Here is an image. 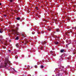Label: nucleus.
<instances>
[{
    "label": "nucleus",
    "mask_w": 76,
    "mask_h": 76,
    "mask_svg": "<svg viewBox=\"0 0 76 76\" xmlns=\"http://www.w3.org/2000/svg\"><path fill=\"white\" fill-rule=\"evenodd\" d=\"M9 63H10V62L9 61L8 59H6L5 63L3 65L1 64L0 66V68L4 67L5 69H8V67H10V64H9Z\"/></svg>",
    "instance_id": "nucleus-1"
},
{
    "label": "nucleus",
    "mask_w": 76,
    "mask_h": 76,
    "mask_svg": "<svg viewBox=\"0 0 76 76\" xmlns=\"http://www.w3.org/2000/svg\"><path fill=\"white\" fill-rule=\"evenodd\" d=\"M12 31L13 32V34H16L18 33L17 30H12Z\"/></svg>",
    "instance_id": "nucleus-2"
},
{
    "label": "nucleus",
    "mask_w": 76,
    "mask_h": 76,
    "mask_svg": "<svg viewBox=\"0 0 76 76\" xmlns=\"http://www.w3.org/2000/svg\"><path fill=\"white\" fill-rule=\"evenodd\" d=\"M48 31H51V29H52V28L50 26H48Z\"/></svg>",
    "instance_id": "nucleus-3"
},
{
    "label": "nucleus",
    "mask_w": 76,
    "mask_h": 76,
    "mask_svg": "<svg viewBox=\"0 0 76 76\" xmlns=\"http://www.w3.org/2000/svg\"><path fill=\"white\" fill-rule=\"evenodd\" d=\"M3 29L2 28L0 29V33H3Z\"/></svg>",
    "instance_id": "nucleus-4"
},
{
    "label": "nucleus",
    "mask_w": 76,
    "mask_h": 76,
    "mask_svg": "<svg viewBox=\"0 0 76 76\" xmlns=\"http://www.w3.org/2000/svg\"><path fill=\"white\" fill-rule=\"evenodd\" d=\"M73 54H76V50L74 49L73 50Z\"/></svg>",
    "instance_id": "nucleus-5"
},
{
    "label": "nucleus",
    "mask_w": 76,
    "mask_h": 76,
    "mask_svg": "<svg viewBox=\"0 0 76 76\" xmlns=\"http://www.w3.org/2000/svg\"><path fill=\"white\" fill-rule=\"evenodd\" d=\"M56 31L57 32H60V30L58 28H57L56 29Z\"/></svg>",
    "instance_id": "nucleus-6"
},
{
    "label": "nucleus",
    "mask_w": 76,
    "mask_h": 76,
    "mask_svg": "<svg viewBox=\"0 0 76 76\" xmlns=\"http://www.w3.org/2000/svg\"><path fill=\"white\" fill-rule=\"evenodd\" d=\"M16 46L17 48H18L19 47V44L18 43H17L16 44Z\"/></svg>",
    "instance_id": "nucleus-7"
},
{
    "label": "nucleus",
    "mask_w": 76,
    "mask_h": 76,
    "mask_svg": "<svg viewBox=\"0 0 76 76\" xmlns=\"http://www.w3.org/2000/svg\"><path fill=\"white\" fill-rule=\"evenodd\" d=\"M64 52V49H62L61 50V53H63Z\"/></svg>",
    "instance_id": "nucleus-8"
},
{
    "label": "nucleus",
    "mask_w": 76,
    "mask_h": 76,
    "mask_svg": "<svg viewBox=\"0 0 76 76\" xmlns=\"http://www.w3.org/2000/svg\"><path fill=\"white\" fill-rule=\"evenodd\" d=\"M16 19L17 20H19L20 19V17H18L16 18Z\"/></svg>",
    "instance_id": "nucleus-9"
},
{
    "label": "nucleus",
    "mask_w": 76,
    "mask_h": 76,
    "mask_svg": "<svg viewBox=\"0 0 76 76\" xmlns=\"http://www.w3.org/2000/svg\"><path fill=\"white\" fill-rule=\"evenodd\" d=\"M40 68L41 69H43L44 68V66L43 65H41L40 66Z\"/></svg>",
    "instance_id": "nucleus-10"
},
{
    "label": "nucleus",
    "mask_w": 76,
    "mask_h": 76,
    "mask_svg": "<svg viewBox=\"0 0 76 76\" xmlns=\"http://www.w3.org/2000/svg\"><path fill=\"white\" fill-rule=\"evenodd\" d=\"M42 28H44L45 27V25L44 24H42Z\"/></svg>",
    "instance_id": "nucleus-11"
},
{
    "label": "nucleus",
    "mask_w": 76,
    "mask_h": 76,
    "mask_svg": "<svg viewBox=\"0 0 76 76\" xmlns=\"http://www.w3.org/2000/svg\"><path fill=\"white\" fill-rule=\"evenodd\" d=\"M72 29H76V26L75 27H73L72 28Z\"/></svg>",
    "instance_id": "nucleus-12"
},
{
    "label": "nucleus",
    "mask_w": 76,
    "mask_h": 76,
    "mask_svg": "<svg viewBox=\"0 0 76 76\" xmlns=\"http://www.w3.org/2000/svg\"><path fill=\"white\" fill-rule=\"evenodd\" d=\"M46 42L45 41H44V42H43V43H42V45H44V44H46Z\"/></svg>",
    "instance_id": "nucleus-13"
},
{
    "label": "nucleus",
    "mask_w": 76,
    "mask_h": 76,
    "mask_svg": "<svg viewBox=\"0 0 76 76\" xmlns=\"http://www.w3.org/2000/svg\"><path fill=\"white\" fill-rule=\"evenodd\" d=\"M15 39H17V40H18L19 39V37H17L15 38Z\"/></svg>",
    "instance_id": "nucleus-14"
},
{
    "label": "nucleus",
    "mask_w": 76,
    "mask_h": 76,
    "mask_svg": "<svg viewBox=\"0 0 76 76\" xmlns=\"http://www.w3.org/2000/svg\"><path fill=\"white\" fill-rule=\"evenodd\" d=\"M55 44H58V42H54Z\"/></svg>",
    "instance_id": "nucleus-15"
},
{
    "label": "nucleus",
    "mask_w": 76,
    "mask_h": 76,
    "mask_svg": "<svg viewBox=\"0 0 76 76\" xmlns=\"http://www.w3.org/2000/svg\"><path fill=\"white\" fill-rule=\"evenodd\" d=\"M3 48L4 49H6V47L5 46H3Z\"/></svg>",
    "instance_id": "nucleus-16"
},
{
    "label": "nucleus",
    "mask_w": 76,
    "mask_h": 76,
    "mask_svg": "<svg viewBox=\"0 0 76 76\" xmlns=\"http://www.w3.org/2000/svg\"><path fill=\"white\" fill-rule=\"evenodd\" d=\"M55 21V22H57V19H55L53 20Z\"/></svg>",
    "instance_id": "nucleus-17"
},
{
    "label": "nucleus",
    "mask_w": 76,
    "mask_h": 76,
    "mask_svg": "<svg viewBox=\"0 0 76 76\" xmlns=\"http://www.w3.org/2000/svg\"><path fill=\"white\" fill-rule=\"evenodd\" d=\"M10 1V2H13L14 0H9Z\"/></svg>",
    "instance_id": "nucleus-18"
},
{
    "label": "nucleus",
    "mask_w": 76,
    "mask_h": 76,
    "mask_svg": "<svg viewBox=\"0 0 76 76\" xmlns=\"http://www.w3.org/2000/svg\"><path fill=\"white\" fill-rule=\"evenodd\" d=\"M43 47H42L40 48V50H42V49H43Z\"/></svg>",
    "instance_id": "nucleus-19"
},
{
    "label": "nucleus",
    "mask_w": 76,
    "mask_h": 76,
    "mask_svg": "<svg viewBox=\"0 0 76 76\" xmlns=\"http://www.w3.org/2000/svg\"><path fill=\"white\" fill-rule=\"evenodd\" d=\"M35 16H37V17H38V14H36Z\"/></svg>",
    "instance_id": "nucleus-20"
},
{
    "label": "nucleus",
    "mask_w": 76,
    "mask_h": 76,
    "mask_svg": "<svg viewBox=\"0 0 76 76\" xmlns=\"http://www.w3.org/2000/svg\"><path fill=\"white\" fill-rule=\"evenodd\" d=\"M15 57L17 59V58H18V56H16Z\"/></svg>",
    "instance_id": "nucleus-21"
},
{
    "label": "nucleus",
    "mask_w": 76,
    "mask_h": 76,
    "mask_svg": "<svg viewBox=\"0 0 76 76\" xmlns=\"http://www.w3.org/2000/svg\"><path fill=\"white\" fill-rule=\"evenodd\" d=\"M34 67H35V68H37V67H38V66H37L35 65V66H34Z\"/></svg>",
    "instance_id": "nucleus-22"
},
{
    "label": "nucleus",
    "mask_w": 76,
    "mask_h": 76,
    "mask_svg": "<svg viewBox=\"0 0 76 76\" xmlns=\"http://www.w3.org/2000/svg\"><path fill=\"white\" fill-rule=\"evenodd\" d=\"M32 34H35V32L34 31H33L32 32Z\"/></svg>",
    "instance_id": "nucleus-23"
},
{
    "label": "nucleus",
    "mask_w": 76,
    "mask_h": 76,
    "mask_svg": "<svg viewBox=\"0 0 76 76\" xmlns=\"http://www.w3.org/2000/svg\"><path fill=\"white\" fill-rule=\"evenodd\" d=\"M60 73H58V76H60Z\"/></svg>",
    "instance_id": "nucleus-24"
},
{
    "label": "nucleus",
    "mask_w": 76,
    "mask_h": 76,
    "mask_svg": "<svg viewBox=\"0 0 76 76\" xmlns=\"http://www.w3.org/2000/svg\"><path fill=\"white\" fill-rule=\"evenodd\" d=\"M61 67L62 69H64V66H62Z\"/></svg>",
    "instance_id": "nucleus-25"
},
{
    "label": "nucleus",
    "mask_w": 76,
    "mask_h": 76,
    "mask_svg": "<svg viewBox=\"0 0 76 76\" xmlns=\"http://www.w3.org/2000/svg\"><path fill=\"white\" fill-rule=\"evenodd\" d=\"M36 9H37V10H38V7H36Z\"/></svg>",
    "instance_id": "nucleus-26"
},
{
    "label": "nucleus",
    "mask_w": 76,
    "mask_h": 76,
    "mask_svg": "<svg viewBox=\"0 0 76 76\" xmlns=\"http://www.w3.org/2000/svg\"><path fill=\"white\" fill-rule=\"evenodd\" d=\"M4 16L5 17H6V16H7L6 15H4Z\"/></svg>",
    "instance_id": "nucleus-27"
},
{
    "label": "nucleus",
    "mask_w": 76,
    "mask_h": 76,
    "mask_svg": "<svg viewBox=\"0 0 76 76\" xmlns=\"http://www.w3.org/2000/svg\"><path fill=\"white\" fill-rule=\"evenodd\" d=\"M43 21H45V19H43Z\"/></svg>",
    "instance_id": "nucleus-28"
},
{
    "label": "nucleus",
    "mask_w": 76,
    "mask_h": 76,
    "mask_svg": "<svg viewBox=\"0 0 76 76\" xmlns=\"http://www.w3.org/2000/svg\"><path fill=\"white\" fill-rule=\"evenodd\" d=\"M22 36H23V37H24V35H23V34H22Z\"/></svg>",
    "instance_id": "nucleus-29"
},
{
    "label": "nucleus",
    "mask_w": 76,
    "mask_h": 76,
    "mask_svg": "<svg viewBox=\"0 0 76 76\" xmlns=\"http://www.w3.org/2000/svg\"><path fill=\"white\" fill-rule=\"evenodd\" d=\"M10 52V51H11V50H8Z\"/></svg>",
    "instance_id": "nucleus-30"
},
{
    "label": "nucleus",
    "mask_w": 76,
    "mask_h": 76,
    "mask_svg": "<svg viewBox=\"0 0 76 76\" xmlns=\"http://www.w3.org/2000/svg\"><path fill=\"white\" fill-rule=\"evenodd\" d=\"M13 69L14 70V71H15V72H16V71H15V69L14 68H13Z\"/></svg>",
    "instance_id": "nucleus-31"
},
{
    "label": "nucleus",
    "mask_w": 76,
    "mask_h": 76,
    "mask_svg": "<svg viewBox=\"0 0 76 76\" xmlns=\"http://www.w3.org/2000/svg\"><path fill=\"white\" fill-rule=\"evenodd\" d=\"M67 18H68V19H69V17H67Z\"/></svg>",
    "instance_id": "nucleus-32"
},
{
    "label": "nucleus",
    "mask_w": 76,
    "mask_h": 76,
    "mask_svg": "<svg viewBox=\"0 0 76 76\" xmlns=\"http://www.w3.org/2000/svg\"><path fill=\"white\" fill-rule=\"evenodd\" d=\"M1 5V3H0V6Z\"/></svg>",
    "instance_id": "nucleus-33"
},
{
    "label": "nucleus",
    "mask_w": 76,
    "mask_h": 76,
    "mask_svg": "<svg viewBox=\"0 0 76 76\" xmlns=\"http://www.w3.org/2000/svg\"><path fill=\"white\" fill-rule=\"evenodd\" d=\"M70 32H68V34H70Z\"/></svg>",
    "instance_id": "nucleus-34"
},
{
    "label": "nucleus",
    "mask_w": 76,
    "mask_h": 76,
    "mask_svg": "<svg viewBox=\"0 0 76 76\" xmlns=\"http://www.w3.org/2000/svg\"><path fill=\"white\" fill-rule=\"evenodd\" d=\"M24 44L25 45H26V43H25Z\"/></svg>",
    "instance_id": "nucleus-35"
},
{
    "label": "nucleus",
    "mask_w": 76,
    "mask_h": 76,
    "mask_svg": "<svg viewBox=\"0 0 76 76\" xmlns=\"http://www.w3.org/2000/svg\"><path fill=\"white\" fill-rule=\"evenodd\" d=\"M63 18V19H64V18H65H65Z\"/></svg>",
    "instance_id": "nucleus-36"
},
{
    "label": "nucleus",
    "mask_w": 76,
    "mask_h": 76,
    "mask_svg": "<svg viewBox=\"0 0 76 76\" xmlns=\"http://www.w3.org/2000/svg\"><path fill=\"white\" fill-rule=\"evenodd\" d=\"M61 66V65H60V66Z\"/></svg>",
    "instance_id": "nucleus-37"
},
{
    "label": "nucleus",
    "mask_w": 76,
    "mask_h": 76,
    "mask_svg": "<svg viewBox=\"0 0 76 76\" xmlns=\"http://www.w3.org/2000/svg\"><path fill=\"white\" fill-rule=\"evenodd\" d=\"M8 70H10V69H8Z\"/></svg>",
    "instance_id": "nucleus-38"
},
{
    "label": "nucleus",
    "mask_w": 76,
    "mask_h": 76,
    "mask_svg": "<svg viewBox=\"0 0 76 76\" xmlns=\"http://www.w3.org/2000/svg\"><path fill=\"white\" fill-rule=\"evenodd\" d=\"M15 54H16V53H15Z\"/></svg>",
    "instance_id": "nucleus-39"
},
{
    "label": "nucleus",
    "mask_w": 76,
    "mask_h": 76,
    "mask_svg": "<svg viewBox=\"0 0 76 76\" xmlns=\"http://www.w3.org/2000/svg\"><path fill=\"white\" fill-rule=\"evenodd\" d=\"M27 43H28V42H27Z\"/></svg>",
    "instance_id": "nucleus-40"
},
{
    "label": "nucleus",
    "mask_w": 76,
    "mask_h": 76,
    "mask_svg": "<svg viewBox=\"0 0 76 76\" xmlns=\"http://www.w3.org/2000/svg\"><path fill=\"white\" fill-rule=\"evenodd\" d=\"M67 20H69V19H67Z\"/></svg>",
    "instance_id": "nucleus-41"
},
{
    "label": "nucleus",
    "mask_w": 76,
    "mask_h": 76,
    "mask_svg": "<svg viewBox=\"0 0 76 76\" xmlns=\"http://www.w3.org/2000/svg\"><path fill=\"white\" fill-rule=\"evenodd\" d=\"M0 14H1V13L0 12Z\"/></svg>",
    "instance_id": "nucleus-42"
},
{
    "label": "nucleus",
    "mask_w": 76,
    "mask_h": 76,
    "mask_svg": "<svg viewBox=\"0 0 76 76\" xmlns=\"http://www.w3.org/2000/svg\"><path fill=\"white\" fill-rule=\"evenodd\" d=\"M56 37H57V36H56Z\"/></svg>",
    "instance_id": "nucleus-43"
},
{
    "label": "nucleus",
    "mask_w": 76,
    "mask_h": 76,
    "mask_svg": "<svg viewBox=\"0 0 76 76\" xmlns=\"http://www.w3.org/2000/svg\"><path fill=\"white\" fill-rule=\"evenodd\" d=\"M6 45V46H7V45Z\"/></svg>",
    "instance_id": "nucleus-44"
},
{
    "label": "nucleus",
    "mask_w": 76,
    "mask_h": 76,
    "mask_svg": "<svg viewBox=\"0 0 76 76\" xmlns=\"http://www.w3.org/2000/svg\"><path fill=\"white\" fill-rule=\"evenodd\" d=\"M70 32H71L72 33V32L71 31Z\"/></svg>",
    "instance_id": "nucleus-45"
},
{
    "label": "nucleus",
    "mask_w": 76,
    "mask_h": 76,
    "mask_svg": "<svg viewBox=\"0 0 76 76\" xmlns=\"http://www.w3.org/2000/svg\"><path fill=\"white\" fill-rule=\"evenodd\" d=\"M38 34H39V33H38Z\"/></svg>",
    "instance_id": "nucleus-46"
},
{
    "label": "nucleus",
    "mask_w": 76,
    "mask_h": 76,
    "mask_svg": "<svg viewBox=\"0 0 76 76\" xmlns=\"http://www.w3.org/2000/svg\"><path fill=\"white\" fill-rule=\"evenodd\" d=\"M58 66H59V65H58Z\"/></svg>",
    "instance_id": "nucleus-47"
}]
</instances>
